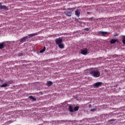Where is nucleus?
<instances>
[{
    "mask_svg": "<svg viewBox=\"0 0 125 125\" xmlns=\"http://www.w3.org/2000/svg\"><path fill=\"white\" fill-rule=\"evenodd\" d=\"M0 9H4L5 10H8V8L5 5L0 6Z\"/></svg>",
    "mask_w": 125,
    "mask_h": 125,
    "instance_id": "nucleus-7",
    "label": "nucleus"
},
{
    "mask_svg": "<svg viewBox=\"0 0 125 125\" xmlns=\"http://www.w3.org/2000/svg\"><path fill=\"white\" fill-rule=\"evenodd\" d=\"M81 53L82 54H83V55H86V54H87V49L85 48L83 50H82Z\"/></svg>",
    "mask_w": 125,
    "mask_h": 125,
    "instance_id": "nucleus-5",
    "label": "nucleus"
},
{
    "mask_svg": "<svg viewBox=\"0 0 125 125\" xmlns=\"http://www.w3.org/2000/svg\"><path fill=\"white\" fill-rule=\"evenodd\" d=\"M8 84L7 83H4L3 84H2L0 87H6V86H7Z\"/></svg>",
    "mask_w": 125,
    "mask_h": 125,
    "instance_id": "nucleus-15",
    "label": "nucleus"
},
{
    "mask_svg": "<svg viewBox=\"0 0 125 125\" xmlns=\"http://www.w3.org/2000/svg\"><path fill=\"white\" fill-rule=\"evenodd\" d=\"M59 47L60 48H61V49H62V48H64V45H63V44H59Z\"/></svg>",
    "mask_w": 125,
    "mask_h": 125,
    "instance_id": "nucleus-17",
    "label": "nucleus"
},
{
    "mask_svg": "<svg viewBox=\"0 0 125 125\" xmlns=\"http://www.w3.org/2000/svg\"><path fill=\"white\" fill-rule=\"evenodd\" d=\"M35 36H38V33L29 34L28 36H25V37H23L20 40V42L21 43L23 42H26V40H28V39H29V37H35Z\"/></svg>",
    "mask_w": 125,
    "mask_h": 125,
    "instance_id": "nucleus-2",
    "label": "nucleus"
},
{
    "mask_svg": "<svg viewBox=\"0 0 125 125\" xmlns=\"http://www.w3.org/2000/svg\"><path fill=\"white\" fill-rule=\"evenodd\" d=\"M1 6V3L0 2V6Z\"/></svg>",
    "mask_w": 125,
    "mask_h": 125,
    "instance_id": "nucleus-28",
    "label": "nucleus"
},
{
    "mask_svg": "<svg viewBox=\"0 0 125 125\" xmlns=\"http://www.w3.org/2000/svg\"><path fill=\"white\" fill-rule=\"evenodd\" d=\"M122 42L125 44V36H122Z\"/></svg>",
    "mask_w": 125,
    "mask_h": 125,
    "instance_id": "nucleus-14",
    "label": "nucleus"
},
{
    "mask_svg": "<svg viewBox=\"0 0 125 125\" xmlns=\"http://www.w3.org/2000/svg\"><path fill=\"white\" fill-rule=\"evenodd\" d=\"M87 14H90V12H87Z\"/></svg>",
    "mask_w": 125,
    "mask_h": 125,
    "instance_id": "nucleus-25",
    "label": "nucleus"
},
{
    "mask_svg": "<svg viewBox=\"0 0 125 125\" xmlns=\"http://www.w3.org/2000/svg\"><path fill=\"white\" fill-rule=\"evenodd\" d=\"M74 9H75L74 8L67 9L68 10H72V11H74Z\"/></svg>",
    "mask_w": 125,
    "mask_h": 125,
    "instance_id": "nucleus-21",
    "label": "nucleus"
},
{
    "mask_svg": "<svg viewBox=\"0 0 125 125\" xmlns=\"http://www.w3.org/2000/svg\"><path fill=\"white\" fill-rule=\"evenodd\" d=\"M3 47H4V43L2 42L0 44V49H2Z\"/></svg>",
    "mask_w": 125,
    "mask_h": 125,
    "instance_id": "nucleus-12",
    "label": "nucleus"
},
{
    "mask_svg": "<svg viewBox=\"0 0 125 125\" xmlns=\"http://www.w3.org/2000/svg\"><path fill=\"white\" fill-rule=\"evenodd\" d=\"M45 49L46 48L45 46H44L42 50H40V53H42L43 52H44L45 51Z\"/></svg>",
    "mask_w": 125,
    "mask_h": 125,
    "instance_id": "nucleus-16",
    "label": "nucleus"
},
{
    "mask_svg": "<svg viewBox=\"0 0 125 125\" xmlns=\"http://www.w3.org/2000/svg\"><path fill=\"white\" fill-rule=\"evenodd\" d=\"M29 98H30V99H31L32 101H36L37 100V99L34 98V97L32 96H29Z\"/></svg>",
    "mask_w": 125,
    "mask_h": 125,
    "instance_id": "nucleus-13",
    "label": "nucleus"
},
{
    "mask_svg": "<svg viewBox=\"0 0 125 125\" xmlns=\"http://www.w3.org/2000/svg\"><path fill=\"white\" fill-rule=\"evenodd\" d=\"M90 74L95 78H99L100 77V71L97 68H91L90 70Z\"/></svg>",
    "mask_w": 125,
    "mask_h": 125,
    "instance_id": "nucleus-1",
    "label": "nucleus"
},
{
    "mask_svg": "<svg viewBox=\"0 0 125 125\" xmlns=\"http://www.w3.org/2000/svg\"><path fill=\"white\" fill-rule=\"evenodd\" d=\"M53 83L51 81H48L47 83V85L48 86H50V85H52L53 84Z\"/></svg>",
    "mask_w": 125,
    "mask_h": 125,
    "instance_id": "nucleus-11",
    "label": "nucleus"
},
{
    "mask_svg": "<svg viewBox=\"0 0 125 125\" xmlns=\"http://www.w3.org/2000/svg\"><path fill=\"white\" fill-rule=\"evenodd\" d=\"M80 14H81L80 11H79L78 10H77L75 11V15H76V16H77V17H80Z\"/></svg>",
    "mask_w": 125,
    "mask_h": 125,
    "instance_id": "nucleus-10",
    "label": "nucleus"
},
{
    "mask_svg": "<svg viewBox=\"0 0 125 125\" xmlns=\"http://www.w3.org/2000/svg\"><path fill=\"white\" fill-rule=\"evenodd\" d=\"M62 39H57L56 40V43L57 44H60L61 43H62Z\"/></svg>",
    "mask_w": 125,
    "mask_h": 125,
    "instance_id": "nucleus-4",
    "label": "nucleus"
},
{
    "mask_svg": "<svg viewBox=\"0 0 125 125\" xmlns=\"http://www.w3.org/2000/svg\"><path fill=\"white\" fill-rule=\"evenodd\" d=\"M94 111H96V109L94 108V109H91L90 110V111H91V112H94Z\"/></svg>",
    "mask_w": 125,
    "mask_h": 125,
    "instance_id": "nucleus-22",
    "label": "nucleus"
},
{
    "mask_svg": "<svg viewBox=\"0 0 125 125\" xmlns=\"http://www.w3.org/2000/svg\"><path fill=\"white\" fill-rule=\"evenodd\" d=\"M88 19V21H92V19H93V17L87 18Z\"/></svg>",
    "mask_w": 125,
    "mask_h": 125,
    "instance_id": "nucleus-20",
    "label": "nucleus"
},
{
    "mask_svg": "<svg viewBox=\"0 0 125 125\" xmlns=\"http://www.w3.org/2000/svg\"><path fill=\"white\" fill-rule=\"evenodd\" d=\"M102 85V82H97L93 84L94 87H99Z\"/></svg>",
    "mask_w": 125,
    "mask_h": 125,
    "instance_id": "nucleus-3",
    "label": "nucleus"
},
{
    "mask_svg": "<svg viewBox=\"0 0 125 125\" xmlns=\"http://www.w3.org/2000/svg\"><path fill=\"white\" fill-rule=\"evenodd\" d=\"M118 42V39H111L110 41V43L113 44L114 43H116Z\"/></svg>",
    "mask_w": 125,
    "mask_h": 125,
    "instance_id": "nucleus-8",
    "label": "nucleus"
},
{
    "mask_svg": "<svg viewBox=\"0 0 125 125\" xmlns=\"http://www.w3.org/2000/svg\"><path fill=\"white\" fill-rule=\"evenodd\" d=\"M64 14H65V15L66 16H68V17H71L72 16V12H69V11H66L64 12Z\"/></svg>",
    "mask_w": 125,
    "mask_h": 125,
    "instance_id": "nucleus-6",
    "label": "nucleus"
},
{
    "mask_svg": "<svg viewBox=\"0 0 125 125\" xmlns=\"http://www.w3.org/2000/svg\"><path fill=\"white\" fill-rule=\"evenodd\" d=\"M69 110L70 112H74V109H73V107H72L71 106H69Z\"/></svg>",
    "mask_w": 125,
    "mask_h": 125,
    "instance_id": "nucleus-18",
    "label": "nucleus"
},
{
    "mask_svg": "<svg viewBox=\"0 0 125 125\" xmlns=\"http://www.w3.org/2000/svg\"><path fill=\"white\" fill-rule=\"evenodd\" d=\"M99 35H102V36H104L105 35H107V32L104 31H100L99 32Z\"/></svg>",
    "mask_w": 125,
    "mask_h": 125,
    "instance_id": "nucleus-9",
    "label": "nucleus"
},
{
    "mask_svg": "<svg viewBox=\"0 0 125 125\" xmlns=\"http://www.w3.org/2000/svg\"><path fill=\"white\" fill-rule=\"evenodd\" d=\"M91 106H92L91 104H89V107L90 108L91 107Z\"/></svg>",
    "mask_w": 125,
    "mask_h": 125,
    "instance_id": "nucleus-26",
    "label": "nucleus"
},
{
    "mask_svg": "<svg viewBox=\"0 0 125 125\" xmlns=\"http://www.w3.org/2000/svg\"><path fill=\"white\" fill-rule=\"evenodd\" d=\"M79 106H76L74 107V111H78L79 110Z\"/></svg>",
    "mask_w": 125,
    "mask_h": 125,
    "instance_id": "nucleus-19",
    "label": "nucleus"
},
{
    "mask_svg": "<svg viewBox=\"0 0 125 125\" xmlns=\"http://www.w3.org/2000/svg\"><path fill=\"white\" fill-rule=\"evenodd\" d=\"M19 56H23V54L22 53H21L20 54V55H19Z\"/></svg>",
    "mask_w": 125,
    "mask_h": 125,
    "instance_id": "nucleus-24",
    "label": "nucleus"
},
{
    "mask_svg": "<svg viewBox=\"0 0 125 125\" xmlns=\"http://www.w3.org/2000/svg\"><path fill=\"white\" fill-rule=\"evenodd\" d=\"M110 121H111L112 122H113L114 121V119H112Z\"/></svg>",
    "mask_w": 125,
    "mask_h": 125,
    "instance_id": "nucleus-27",
    "label": "nucleus"
},
{
    "mask_svg": "<svg viewBox=\"0 0 125 125\" xmlns=\"http://www.w3.org/2000/svg\"><path fill=\"white\" fill-rule=\"evenodd\" d=\"M84 30L86 31H89V28H84Z\"/></svg>",
    "mask_w": 125,
    "mask_h": 125,
    "instance_id": "nucleus-23",
    "label": "nucleus"
}]
</instances>
